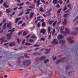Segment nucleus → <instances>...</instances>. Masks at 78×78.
Returning a JSON list of instances; mask_svg holds the SVG:
<instances>
[{
    "mask_svg": "<svg viewBox=\"0 0 78 78\" xmlns=\"http://www.w3.org/2000/svg\"><path fill=\"white\" fill-rule=\"evenodd\" d=\"M28 34V33L27 31H24L23 32V36H25V35H27V34Z\"/></svg>",
    "mask_w": 78,
    "mask_h": 78,
    "instance_id": "22",
    "label": "nucleus"
},
{
    "mask_svg": "<svg viewBox=\"0 0 78 78\" xmlns=\"http://www.w3.org/2000/svg\"><path fill=\"white\" fill-rule=\"evenodd\" d=\"M37 26L38 27H41V25H40V22L38 23L37 24Z\"/></svg>",
    "mask_w": 78,
    "mask_h": 78,
    "instance_id": "47",
    "label": "nucleus"
},
{
    "mask_svg": "<svg viewBox=\"0 0 78 78\" xmlns=\"http://www.w3.org/2000/svg\"><path fill=\"white\" fill-rule=\"evenodd\" d=\"M18 60H20L21 59V57L20 56L18 58Z\"/></svg>",
    "mask_w": 78,
    "mask_h": 78,
    "instance_id": "62",
    "label": "nucleus"
},
{
    "mask_svg": "<svg viewBox=\"0 0 78 78\" xmlns=\"http://www.w3.org/2000/svg\"><path fill=\"white\" fill-rule=\"evenodd\" d=\"M45 58V57H40L39 59L40 60H41H41H43V59H44V58Z\"/></svg>",
    "mask_w": 78,
    "mask_h": 78,
    "instance_id": "32",
    "label": "nucleus"
},
{
    "mask_svg": "<svg viewBox=\"0 0 78 78\" xmlns=\"http://www.w3.org/2000/svg\"><path fill=\"white\" fill-rule=\"evenodd\" d=\"M37 5L38 6H39V5L41 4V3H40V0H38L37 1Z\"/></svg>",
    "mask_w": 78,
    "mask_h": 78,
    "instance_id": "36",
    "label": "nucleus"
},
{
    "mask_svg": "<svg viewBox=\"0 0 78 78\" xmlns=\"http://www.w3.org/2000/svg\"><path fill=\"white\" fill-rule=\"evenodd\" d=\"M30 61L29 60H26L23 62V65L25 66H28V65L30 64Z\"/></svg>",
    "mask_w": 78,
    "mask_h": 78,
    "instance_id": "2",
    "label": "nucleus"
},
{
    "mask_svg": "<svg viewBox=\"0 0 78 78\" xmlns=\"http://www.w3.org/2000/svg\"><path fill=\"white\" fill-rule=\"evenodd\" d=\"M39 11L41 12H44V10L42 8V7H41L39 9Z\"/></svg>",
    "mask_w": 78,
    "mask_h": 78,
    "instance_id": "21",
    "label": "nucleus"
},
{
    "mask_svg": "<svg viewBox=\"0 0 78 78\" xmlns=\"http://www.w3.org/2000/svg\"><path fill=\"white\" fill-rule=\"evenodd\" d=\"M31 37L32 38V39H36L37 38L36 36L34 35H32Z\"/></svg>",
    "mask_w": 78,
    "mask_h": 78,
    "instance_id": "31",
    "label": "nucleus"
},
{
    "mask_svg": "<svg viewBox=\"0 0 78 78\" xmlns=\"http://www.w3.org/2000/svg\"><path fill=\"white\" fill-rule=\"evenodd\" d=\"M28 42H30V43H33V42H34V40L30 39L29 40Z\"/></svg>",
    "mask_w": 78,
    "mask_h": 78,
    "instance_id": "18",
    "label": "nucleus"
},
{
    "mask_svg": "<svg viewBox=\"0 0 78 78\" xmlns=\"http://www.w3.org/2000/svg\"><path fill=\"white\" fill-rule=\"evenodd\" d=\"M73 30L75 31H78V27H73Z\"/></svg>",
    "mask_w": 78,
    "mask_h": 78,
    "instance_id": "30",
    "label": "nucleus"
},
{
    "mask_svg": "<svg viewBox=\"0 0 78 78\" xmlns=\"http://www.w3.org/2000/svg\"><path fill=\"white\" fill-rule=\"evenodd\" d=\"M33 16H34V13L33 12H30V19H31L33 17Z\"/></svg>",
    "mask_w": 78,
    "mask_h": 78,
    "instance_id": "15",
    "label": "nucleus"
},
{
    "mask_svg": "<svg viewBox=\"0 0 78 78\" xmlns=\"http://www.w3.org/2000/svg\"><path fill=\"white\" fill-rule=\"evenodd\" d=\"M7 65L9 66V67H10V66L11 67H12V64H11V63L10 62H9L7 64Z\"/></svg>",
    "mask_w": 78,
    "mask_h": 78,
    "instance_id": "24",
    "label": "nucleus"
},
{
    "mask_svg": "<svg viewBox=\"0 0 78 78\" xmlns=\"http://www.w3.org/2000/svg\"><path fill=\"white\" fill-rule=\"evenodd\" d=\"M68 16H69V14L66 13L64 15V17H67Z\"/></svg>",
    "mask_w": 78,
    "mask_h": 78,
    "instance_id": "35",
    "label": "nucleus"
},
{
    "mask_svg": "<svg viewBox=\"0 0 78 78\" xmlns=\"http://www.w3.org/2000/svg\"><path fill=\"white\" fill-rule=\"evenodd\" d=\"M3 0H1L0 1V5H1L3 3Z\"/></svg>",
    "mask_w": 78,
    "mask_h": 78,
    "instance_id": "57",
    "label": "nucleus"
},
{
    "mask_svg": "<svg viewBox=\"0 0 78 78\" xmlns=\"http://www.w3.org/2000/svg\"><path fill=\"white\" fill-rule=\"evenodd\" d=\"M73 37H68L67 40L70 41V44H72V43H73V42H74V41L72 40L73 39Z\"/></svg>",
    "mask_w": 78,
    "mask_h": 78,
    "instance_id": "4",
    "label": "nucleus"
},
{
    "mask_svg": "<svg viewBox=\"0 0 78 78\" xmlns=\"http://www.w3.org/2000/svg\"><path fill=\"white\" fill-rule=\"evenodd\" d=\"M40 18H41V16H40L38 17L37 18V20L38 21L41 20V19H40Z\"/></svg>",
    "mask_w": 78,
    "mask_h": 78,
    "instance_id": "46",
    "label": "nucleus"
},
{
    "mask_svg": "<svg viewBox=\"0 0 78 78\" xmlns=\"http://www.w3.org/2000/svg\"><path fill=\"white\" fill-rule=\"evenodd\" d=\"M64 21L62 22L63 25H66L67 23V19H64Z\"/></svg>",
    "mask_w": 78,
    "mask_h": 78,
    "instance_id": "16",
    "label": "nucleus"
},
{
    "mask_svg": "<svg viewBox=\"0 0 78 78\" xmlns=\"http://www.w3.org/2000/svg\"><path fill=\"white\" fill-rule=\"evenodd\" d=\"M10 32H11L10 33L6 35L7 39H11V37L12 35V33L14 32V28H13L12 29L9 30L8 31V33H9Z\"/></svg>",
    "mask_w": 78,
    "mask_h": 78,
    "instance_id": "1",
    "label": "nucleus"
},
{
    "mask_svg": "<svg viewBox=\"0 0 78 78\" xmlns=\"http://www.w3.org/2000/svg\"><path fill=\"white\" fill-rule=\"evenodd\" d=\"M6 21V20H5V19H3V23H2L0 24V27H1L2 25H3V23H5V22Z\"/></svg>",
    "mask_w": 78,
    "mask_h": 78,
    "instance_id": "17",
    "label": "nucleus"
},
{
    "mask_svg": "<svg viewBox=\"0 0 78 78\" xmlns=\"http://www.w3.org/2000/svg\"><path fill=\"white\" fill-rule=\"evenodd\" d=\"M67 7L69 8H70V9H71V5H70V4H68L67 5Z\"/></svg>",
    "mask_w": 78,
    "mask_h": 78,
    "instance_id": "42",
    "label": "nucleus"
},
{
    "mask_svg": "<svg viewBox=\"0 0 78 78\" xmlns=\"http://www.w3.org/2000/svg\"><path fill=\"white\" fill-rule=\"evenodd\" d=\"M52 42L54 44H58V40L56 39H54L52 41Z\"/></svg>",
    "mask_w": 78,
    "mask_h": 78,
    "instance_id": "5",
    "label": "nucleus"
},
{
    "mask_svg": "<svg viewBox=\"0 0 78 78\" xmlns=\"http://www.w3.org/2000/svg\"><path fill=\"white\" fill-rule=\"evenodd\" d=\"M26 45H31V44L29 43H27L25 44Z\"/></svg>",
    "mask_w": 78,
    "mask_h": 78,
    "instance_id": "44",
    "label": "nucleus"
},
{
    "mask_svg": "<svg viewBox=\"0 0 78 78\" xmlns=\"http://www.w3.org/2000/svg\"><path fill=\"white\" fill-rule=\"evenodd\" d=\"M68 8L67 7H64V8L63 9V11H65L66 10H67Z\"/></svg>",
    "mask_w": 78,
    "mask_h": 78,
    "instance_id": "45",
    "label": "nucleus"
},
{
    "mask_svg": "<svg viewBox=\"0 0 78 78\" xmlns=\"http://www.w3.org/2000/svg\"><path fill=\"white\" fill-rule=\"evenodd\" d=\"M32 11V9H28L27 10V11Z\"/></svg>",
    "mask_w": 78,
    "mask_h": 78,
    "instance_id": "63",
    "label": "nucleus"
},
{
    "mask_svg": "<svg viewBox=\"0 0 78 78\" xmlns=\"http://www.w3.org/2000/svg\"><path fill=\"white\" fill-rule=\"evenodd\" d=\"M3 6L5 8H8L9 7V5H7V2H4L3 4Z\"/></svg>",
    "mask_w": 78,
    "mask_h": 78,
    "instance_id": "10",
    "label": "nucleus"
},
{
    "mask_svg": "<svg viewBox=\"0 0 78 78\" xmlns=\"http://www.w3.org/2000/svg\"><path fill=\"white\" fill-rule=\"evenodd\" d=\"M4 39H5V37H3L2 38L0 39V41H1V42H4Z\"/></svg>",
    "mask_w": 78,
    "mask_h": 78,
    "instance_id": "19",
    "label": "nucleus"
},
{
    "mask_svg": "<svg viewBox=\"0 0 78 78\" xmlns=\"http://www.w3.org/2000/svg\"><path fill=\"white\" fill-rule=\"evenodd\" d=\"M53 22H54V20H53L52 21H49V25H51L52 24V23H53Z\"/></svg>",
    "mask_w": 78,
    "mask_h": 78,
    "instance_id": "28",
    "label": "nucleus"
},
{
    "mask_svg": "<svg viewBox=\"0 0 78 78\" xmlns=\"http://www.w3.org/2000/svg\"><path fill=\"white\" fill-rule=\"evenodd\" d=\"M30 12V11H28L25 13V14H28Z\"/></svg>",
    "mask_w": 78,
    "mask_h": 78,
    "instance_id": "52",
    "label": "nucleus"
},
{
    "mask_svg": "<svg viewBox=\"0 0 78 78\" xmlns=\"http://www.w3.org/2000/svg\"><path fill=\"white\" fill-rule=\"evenodd\" d=\"M66 42V40H62L59 41V43L60 44H64Z\"/></svg>",
    "mask_w": 78,
    "mask_h": 78,
    "instance_id": "7",
    "label": "nucleus"
},
{
    "mask_svg": "<svg viewBox=\"0 0 78 78\" xmlns=\"http://www.w3.org/2000/svg\"><path fill=\"white\" fill-rule=\"evenodd\" d=\"M57 58H56V56L54 57V58H53V60H55V59H56Z\"/></svg>",
    "mask_w": 78,
    "mask_h": 78,
    "instance_id": "58",
    "label": "nucleus"
},
{
    "mask_svg": "<svg viewBox=\"0 0 78 78\" xmlns=\"http://www.w3.org/2000/svg\"><path fill=\"white\" fill-rule=\"evenodd\" d=\"M30 36H31V35H29L26 37V38L27 39V38H28Z\"/></svg>",
    "mask_w": 78,
    "mask_h": 78,
    "instance_id": "61",
    "label": "nucleus"
},
{
    "mask_svg": "<svg viewBox=\"0 0 78 78\" xmlns=\"http://www.w3.org/2000/svg\"><path fill=\"white\" fill-rule=\"evenodd\" d=\"M34 47H40V45L39 44H35L34 45Z\"/></svg>",
    "mask_w": 78,
    "mask_h": 78,
    "instance_id": "41",
    "label": "nucleus"
},
{
    "mask_svg": "<svg viewBox=\"0 0 78 78\" xmlns=\"http://www.w3.org/2000/svg\"><path fill=\"white\" fill-rule=\"evenodd\" d=\"M11 23H7V28H8L9 27H10V28H9V29H11Z\"/></svg>",
    "mask_w": 78,
    "mask_h": 78,
    "instance_id": "8",
    "label": "nucleus"
},
{
    "mask_svg": "<svg viewBox=\"0 0 78 78\" xmlns=\"http://www.w3.org/2000/svg\"><path fill=\"white\" fill-rule=\"evenodd\" d=\"M6 12L7 13H9L10 12H11V11H12V9L11 8H9L8 9H6Z\"/></svg>",
    "mask_w": 78,
    "mask_h": 78,
    "instance_id": "9",
    "label": "nucleus"
},
{
    "mask_svg": "<svg viewBox=\"0 0 78 78\" xmlns=\"http://www.w3.org/2000/svg\"><path fill=\"white\" fill-rule=\"evenodd\" d=\"M57 8H60V6H59V4H58L56 6Z\"/></svg>",
    "mask_w": 78,
    "mask_h": 78,
    "instance_id": "56",
    "label": "nucleus"
},
{
    "mask_svg": "<svg viewBox=\"0 0 78 78\" xmlns=\"http://www.w3.org/2000/svg\"><path fill=\"white\" fill-rule=\"evenodd\" d=\"M78 16H77L75 18V19H74V20L73 21V22H75V21L76 20V19H77V18H78Z\"/></svg>",
    "mask_w": 78,
    "mask_h": 78,
    "instance_id": "54",
    "label": "nucleus"
},
{
    "mask_svg": "<svg viewBox=\"0 0 78 78\" xmlns=\"http://www.w3.org/2000/svg\"><path fill=\"white\" fill-rule=\"evenodd\" d=\"M28 54L27 53H25L24 54V56L26 57V58H29L30 57L28 56Z\"/></svg>",
    "mask_w": 78,
    "mask_h": 78,
    "instance_id": "33",
    "label": "nucleus"
},
{
    "mask_svg": "<svg viewBox=\"0 0 78 78\" xmlns=\"http://www.w3.org/2000/svg\"><path fill=\"white\" fill-rule=\"evenodd\" d=\"M6 24H7V23H5L4 24L3 27V29H5V28H6Z\"/></svg>",
    "mask_w": 78,
    "mask_h": 78,
    "instance_id": "29",
    "label": "nucleus"
},
{
    "mask_svg": "<svg viewBox=\"0 0 78 78\" xmlns=\"http://www.w3.org/2000/svg\"><path fill=\"white\" fill-rule=\"evenodd\" d=\"M9 45L10 47H12L13 46L16 45V44H15V42L13 41L12 43L10 42V43L9 44Z\"/></svg>",
    "mask_w": 78,
    "mask_h": 78,
    "instance_id": "11",
    "label": "nucleus"
},
{
    "mask_svg": "<svg viewBox=\"0 0 78 78\" xmlns=\"http://www.w3.org/2000/svg\"><path fill=\"white\" fill-rule=\"evenodd\" d=\"M58 39H61L64 38V36L61 34H59L57 37Z\"/></svg>",
    "mask_w": 78,
    "mask_h": 78,
    "instance_id": "6",
    "label": "nucleus"
},
{
    "mask_svg": "<svg viewBox=\"0 0 78 78\" xmlns=\"http://www.w3.org/2000/svg\"><path fill=\"white\" fill-rule=\"evenodd\" d=\"M57 22V21H56L53 23V27H55V26Z\"/></svg>",
    "mask_w": 78,
    "mask_h": 78,
    "instance_id": "38",
    "label": "nucleus"
},
{
    "mask_svg": "<svg viewBox=\"0 0 78 78\" xmlns=\"http://www.w3.org/2000/svg\"><path fill=\"white\" fill-rule=\"evenodd\" d=\"M46 26V25L45 24V22H44L42 23V26L43 27H44Z\"/></svg>",
    "mask_w": 78,
    "mask_h": 78,
    "instance_id": "25",
    "label": "nucleus"
},
{
    "mask_svg": "<svg viewBox=\"0 0 78 78\" xmlns=\"http://www.w3.org/2000/svg\"><path fill=\"white\" fill-rule=\"evenodd\" d=\"M41 40L44 41H45V38L44 37H42L41 38Z\"/></svg>",
    "mask_w": 78,
    "mask_h": 78,
    "instance_id": "51",
    "label": "nucleus"
},
{
    "mask_svg": "<svg viewBox=\"0 0 78 78\" xmlns=\"http://www.w3.org/2000/svg\"><path fill=\"white\" fill-rule=\"evenodd\" d=\"M50 49H46V51L47 53H46V54H48V53H49V52H50Z\"/></svg>",
    "mask_w": 78,
    "mask_h": 78,
    "instance_id": "27",
    "label": "nucleus"
},
{
    "mask_svg": "<svg viewBox=\"0 0 78 78\" xmlns=\"http://www.w3.org/2000/svg\"><path fill=\"white\" fill-rule=\"evenodd\" d=\"M65 31L66 32H62V34H63L65 36H66L67 34H69L70 33V30L67 28L65 29Z\"/></svg>",
    "mask_w": 78,
    "mask_h": 78,
    "instance_id": "3",
    "label": "nucleus"
},
{
    "mask_svg": "<svg viewBox=\"0 0 78 78\" xmlns=\"http://www.w3.org/2000/svg\"><path fill=\"white\" fill-rule=\"evenodd\" d=\"M39 48H36L34 49V50H35V51H36V50H39Z\"/></svg>",
    "mask_w": 78,
    "mask_h": 78,
    "instance_id": "53",
    "label": "nucleus"
},
{
    "mask_svg": "<svg viewBox=\"0 0 78 78\" xmlns=\"http://www.w3.org/2000/svg\"><path fill=\"white\" fill-rule=\"evenodd\" d=\"M38 53H37L36 52H34V53L33 54V55L34 56H37V55H39V54H37Z\"/></svg>",
    "mask_w": 78,
    "mask_h": 78,
    "instance_id": "34",
    "label": "nucleus"
},
{
    "mask_svg": "<svg viewBox=\"0 0 78 78\" xmlns=\"http://www.w3.org/2000/svg\"><path fill=\"white\" fill-rule=\"evenodd\" d=\"M21 34H22V32H20L18 33V35H20Z\"/></svg>",
    "mask_w": 78,
    "mask_h": 78,
    "instance_id": "55",
    "label": "nucleus"
},
{
    "mask_svg": "<svg viewBox=\"0 0 78 78\" xmlns=\"http://www.w3.org/2000/svg\"><path fill=\"white\" fill-rule=\"evenodd\" d=\"M24 13V12H22L20 13L19 15H18V16H21V15H22Z\"/></svg>",
    "mask_w": 78,
    "mask_h": 78,
    "instance_id": "40",
    "label": "nucleus"
},
{
    "mask_svg": "<svg viewBox=\"0 0 78 78\" xmlns=\"http://www.w3.org/2000/svg\"><path fill=\"white\" fill-rule=\"evenodd\" d=\"M41 1L43 3L45 4V0H41Z\"/></svg>",
    "mask_w": 78,
    "mask_h": 78,
    "instance_id": "43",
    "label": "nucleus"
},
{
    "mask_svg": "<svg viewBox=\"0 0 78 78\" xmlns=\"http://www.w3.org/2000/svg\"><path fill=\"white\" fill-rule=\"evenodd\" d=\"M26 24L25 23H24L22 24V26H25V25Z\"/></svg>",
    "mask_w": 78,
    "mask_h": 78,
    "instance_id": "64",
    "label": "nucleus"
},
{
    "mask_svg": "<svg viewBox=\"0 0 78 78\" xmlns=\"http://www.w3.org/2000/svg\"><path fill=\"white\" fill-rule=\"evenodd\" d=\"M46 32L45 30L44 29H42L41 30L40 33H42V34H45Z\"/></svg>",
    "mask_w": 78,
    "mask_h": 78,
    "instance_id": "12",
    "label": "nucleus"
},
{
    "mask_svg": "<svg viewBox=\"0 0 78 78\" xmlns=\"http://www.w3.org/2000/svg\"><path fill=\"white\" fill-rule=\"evenodd\" d=\"M20 17L17 18L16 19V21H15L16 23H17V22H18V20H20Z\"/></svg>",
    "mask_w": 78,
    "mask_h": 78,
    "instance_id": "20",
    "label": "nucleus"
},
{
    "mask_svg": "<svg viewBox=\"0 0 78 78\" xmlns=\"http://www.w3.org/2000/svg\"><path fill=\"white\" fill-rule=\"evenodd\" d=\"M22 23V21L20 20L19 22V23H18V25H19L20 24V23Z\"/></svg>",
    "mask_w": 78,
    "mask_h": 78,
    "instance_id": "48",
    "label": "nucleus"
},
{
    "mask_svg": "<svg viewBox=\"0 0 78 78\" xmlns=\"http://www.w3.org/2000/svg\"><path fill=\"white\" fill-rule=\"evenodd\" d=\"M44 19H42L41 21L40 22H44Z\"/></svg>",
    "mask_w": 78,
    "mask_h": 78,
    "instance_id": "60",
    "label": "nucleus"
},
{
    "mask_svg": "<svg viewBox=\"0 0 78 78\" xmlns=\"http://www.w3.org/2000/svg\"><path fill=\"white\" fill-rule=\"evenodd\" d=\"M58 3V2L57 0H53L52 2V3L54 4V5H56L57 3Z\"/></svg>",
    "mask_w": 78,
    "mask_h": 78,
    "instance_id": "13",
    "label": "nucleus"
},
{
    "mask_svg": "<svg viewBox=\"0 0 78 78\" xmlns=\"http://www.w3.org/2000/svg\"><path fill=\"white\" fill-rule=\"evenodd\" d=\"M62 10V8L60 9H58L57 11L58 13H60Z\"/></svg>",
    "mask_w": 78,
    "mask_h": 78,
    "instance_id": "39",
    "label": "nucleus"
},
{
    "mask_svg": "<svg viewBox=\"0 0 78 78\" xmlns=\"http://www.w3.org/2000/svg\"><path fill=\"white\" fill-rule=\"evenodd\" d=\"M25 40H23V41L22 44H23V45H24L25 44Z\"/></svg>",
    "mask_w": 78,
    "mask_h": 78,
    "instance_id": "49",
    "label": "nucleus"
},
{
    "mask_svg": "<svg viewBox=\"0 0 78 78\" xmlns=\"http://www.w3.org/2000/svg\"><path fill=\"white\" fill-rule=\"evenodd\" d=\"M77 34V32L75 31H72L71 32V34H72V35H76Z\"/></svg>",
    "mask_w": 78,
    "mask_h": 78,
    "instance_id": "14",
    "label": "nucleus"
},
{
    "mask_svg": "<svg viewBox=\"0 0 78 78\" xmlns=\"http://www.w3.org/2000/svg\"><path fill=\"white\" fill-rule=\"evenodd\" d=\"M8 44H9V43L8 42L7 43H5L4 44V45H8Z\"/></svg>",
    "mask_w": 78,
    "mask_h": 78,
    "instance_id": "59",
    "label": "nucleus"
},
{
    "mask_svg": "<svg viewBox=\"0 0 78 78\" xmlns=\"http://www.w3.org/2000/svg\"><path fill=\"white\" fill-rule=\"evenodd\" d=\"M62 59H59L58 61H57L56 62V64H58V63L60 62H61V61H62Z\"/></svg>",
    "mask_w": 78,
    "mask_h": 78,
    "instance_id": "26",
    "label": "nucleus"
},
{
    "mask_svg": "<svg viewBox=\"0 0 78 78\" xmlns=\"http://www.w3.org/2000/svg\"><path fill=\"white\" fill-rule=\"evenodd\" d=\"M63 30H64V28L63 27H61L60 30V32H61V33H62V32H62V31Z\"/></svg>",
    "mask_w": 78,
    "mask_h": 78,
    "instance_id": "37",
    "label": "nucleus"
},
{
    "mask_svg": "<svg viewBox=\"0 0 78 78\" xmlns=\"http://www.w3.org/2000/svg\"><path fill=\"white\" fill-rule=\"evenodd\" d=\"M50 31H51V27H49L48 29V33H49L50 32Z\"/></svg>",
    "mask_w": 78,
    "mask_h": 78,
    "instance_id": "23",
    "label": "nucleus"
},
{
    "mask_svg": "<svg viewBox=\"0 0 78 78\" xmlns=\"http://www.w3.org/2000/svg\"><path fill=\"white\" fill-rule=\"evenodd\" d=\"M17 41L18 43V44H19V42H20V40L19 39H17Z\"/></svg>",
    "mask_w": 78,
    "mask_h": 78,
    "instance_id": "50",
    "label": "nucleus"
}]
</instances>
